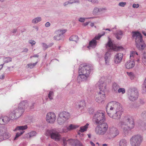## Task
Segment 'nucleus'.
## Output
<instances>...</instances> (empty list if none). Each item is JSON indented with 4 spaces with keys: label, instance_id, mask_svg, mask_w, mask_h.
<instances>
[{
    "label": "nucleus",
    "instance_id": "nucleus-1",
    "mask_svg": "<svg viewBox=\"0 0 146 146\" xmlns=\"http://www.w3.org/2000/svg\"><path fill=\"white\" fill-rule=\"evenodd\" d=\"M106 110L110 117L117 120L120 118L123 111L121 105L116 101L108 103L106 106Z\"/></svg>",
    "mask_w": 146,
    "mask_h": 146
},
{
    "label": "nucleus",
    "instance_id": "nucleus-2",
    "mask_svg": "<svg viewBox=\"0 0 146 146\" xmlns=\"http://www.w3.org/2000/svg\"><path fill=\"white\" fill-rule=\"evenodd\" d=\"M28 105V102L27 101L21 102L19 104L18 108L14 109L11 112L9 115V117L7 116L3 117L5 124L9 122L10 119L14 120L19 118Z\"/></svg>",
    "mask_w": 146,
    "mask_h": 146
},
{
    "label": "nucleus",
    "instance_id": "nucleus-3",
    "mask_svg": "<svg viewBox=\"0 0 146 146\" xmlns=\"http://www.w3.org/2000/svg\"><path fill=\"white\" fill-rule=\"evenodd\" d=\"M92 70V67L90 64L84 63L81 64L79 67V75L77 78L78 82L87 80Z\"/></svg>",
    "mask_w": 146,
    "mask_h": 146
},
{
    "label": "nucleus",
    "instance_id": "nucleus-4",
    "mask_svg": "<svg viewBox=\"0 0 146 146\" xmlns=\"http://www.w3.org/2000/svg\"><path fill=\"white\" fill-rule=\"evenodd\" d=\"M135 124L133 119L128 116L125 117L121 120L118 124V126L123 129V133L125 136L128 135L134 127Z\"/></svg>",
    "mask_w": 146,
    "mask_h": 146
},
{
    "label": "nucleus",
    "instance_id": "nucleus-5",
    "mask_svg": "<svg viewBox=\"0 0 146 146\" xmlns=\"http://www.w3.org/2000/svg\"><path fill=\"white\" fill-rule=\"evenodd\" d=\"M96 86H98L100 90L97 95L95 96V100L98 103H103L106 98V95L104 91L106 89V84L103 82H99L96 84Z\"/></svg>",
    "mask_w": 146,
    "mask_h": 146
},
{
    "label": "nucleus",
    "instance_id": "nucleus-6",
    "mask_svg": "<svg viewBox=\"0 0 146 146\" xmlns=\"http://www.w3.org/2000/svg\"><path fill=\"white\" fill-rule=\"evenodd\" d=\"M132 37L135 39L137 48L139 50H142L145 48V44L143 40L141 34L139 32H133Z\"/></svg>",
    "mask_w": 146,
    "mask_h": 146
},
{
    "label": "nucleus",
    "instance_id": "nucleus-7",
    "mask_svg": "<svg viewBox=\"0 0 146 146\" xmlns=\"http://www.w3.org/2000/svg\"><path fill=\"white\" fill-rule=\"evenodd\" d=\"M105 112L103 111H97L93 116V121L97 124L105 123Z\"/></svg>",
    "mask_w": 146,
    "mask_h": 146
},
{
    "label": "nucleus",
    "instance_id": "nucleus-8",
    "mask_svg": "<svg viewBox=\"0 0 146 146\" xmlns=\"http://www.w3.org/2000/svg\"><path fill=\"white\" fill-rule=\"evenodd\" d=\"M45 134L56 141H60L62 140L61 135L55 129H47Z\"/></svg>",
    "mask_w": 146,
    "mask_h": 146
},
{
    "label": "nucleus",
    "instance_id": "nucleus-9",
    "mask_svg": "<svg viewBox=\"0 0 146 146\" xmlns=\"http://www.w3.org/2000/svg\"><path fill=\"white\" fill-rule=\"evenodd\" d=\"M70 116L69 113L66 111L60 112L57 119L58 123L60 125L63 124L69 119Z\"/></svg>",
    "mask_w": 146,
    "mask_h": 146
},
{
    "label": "nucleus",
    "instance_id": "nucleus-10",
    "mask_svg": "<svg viewBox=\"0 0 146 146\" xmlns=\"http://www.w3.org/2000/svg\"><path fill=\"white\" fill-rule=\"evenodd\" d=\"M143 140V136L137 134L132 136L130 139V142L132 146H139Z\"/></svg>",
    "mask_w": 146,
    "mask_h": 146
},
{
    "label": "nucleus",
    "instance_id": "nucleus-11",
    "mask_svg": "<svg viewBox=\"0 0 146 146\" xmlns=\"http://www.w3.org/2000/svg\"><path fill=\"white\" fill-rule=\"evenodd\" d=\"M108 128V125L106 123L99 124L95 128V132L98 135H104L106 133Z\"/></svg>",
    "mask_w": 146,
    "mask_h": 146
},
{
    "label": "nucleus",
    "instance_id": "nucleus-12",
    "mask_svg": "<svg viewBox=\"0 0 146 146\" xmlns=\"http://www.w3.org/2000/svg\"><path fill=\"white\" fill-rule=\"evenodd\" d=\"M119 134V131L115 127L112 126L109 128L107 132V137L110 139L115 138Z\"/></svg>",
    "mask_w": 146,
    "mask_h": 146
},
{
    "label": "nucleus",
    "instance_id": "nucleus-13",
    "mask_svg": "<svg viewBox=\"0 0 146 146\" xmlns=\"http://www.w3.org/2000/svg\"><path fill=\"white\" fill-rule=\"evenodd\" d=\"M128 96L129 100L131 101H134L137 100L138 97V90L135 88L129 90Z\"/></svg>",
    "mask_w": 146,
    "mask_h": 146
},
{
    "label": "nucleus",
    "instance_id": "nucleus-14",
    "mask_svg": "<svg viewBox=\"0 0 146 146\" xmlns=\"http://www.w3.org/2000/svg\"><path fill=\"white\" fill-rule=\"evenodd\" d=\"M106 48L110 51H118L123 50V48L122 46H116L114 45L111 40H109L106 45Z\"/></svg>",
    "mask_w": 146,
    "mask_h": 146
},
{
    "label": "nucleus",
    "instance_id": "nucleus-15",
    "mask_svg": "<svg viewBox=\"0 0 146 146\" xmlns=\"http://www.w3.org/2000/svg\"><path fill=\"white\" fill-rule=\"evenodd\" d=\"M56 117L54 113L52 112L48 113L46 116L47 122L49 123H53L56 119Z\"/></svg>",
    "mask_w": 146,
    "mask_h": 146
},
{
    "label": "nucleus",
    "instance_id": "nucleus-16",
    "mask_svg": "<svg viewBox=\"0 0 146 146\" xmlns=\"http://www.w3.org/2000/svg\"><path fill=\"white\" fill-rule=\"evenodd\" d=\"M123 56V55L122 53H117L114 56V60L115 63L118 64L120 63L122 61Z\"/></svg>",
    "mask_w": 146,
    "mask_h": 146
},
{
    "label": "nucleus",
    "instance_id": "nucleus-17",
    "mask_svg": "<svg viewBox=\"0 0 146 146\" xmlns=\"http://www.w3.org/2000/svg\"><path fill=\"white\" fill-rule=\"evenodd\" d=\"M79 127V125L71 124L68 127H64L61 132L62 133H66L69 130L76 129L78 128Z\"/></svg>",
    "mask_w": 146,
    "mask_h": 146
},
{
    "label": "nucleus",
    "instance_id": "nucleus-18",
    "mask_svg": "<svg viewBox=\"0 0 146 146\" xmlns=\"http://www.w3.org/2000/svg\"><path fill=\"white\" fill-rule=\"evenodd\" d=\"M66 32V30H58L56 31L55 32V33L56 35L54 36V39L56 40H60V38H57V37L60 36L64 34Z\"/></svg>",
    "mask_w": 146,
    "mask_h": 146
},
{
    "label": "nucleus",
    "instance_id": "nucleus-19",
    "mask_svg": "<svg viewBox=\"0 0 146 146\" xmlns=\"http://www.w3.org/2000/svg\"><path fill=\"white\" fill-rule=\"evenodd\" d=\"M68 141L70 144L74 146H83L82 143L77 140L70 139Z\"/></svg>",
    "mask_w": 146,
    "mask_h": 146
},
{
    "label": "nucleus",
    "instance_id": "nucleus-20",
    "mask_svg": "<svg viewBox=\"0 0 146 146\" xmlns=\"http://www.w3.org/2000/svg\"><path fill=\"white\" fill-rule=\"evenodd\" d=\"M11 136V134L8 132H6L3 133L1 132V134L0 135V141L9 138Z\"/></svg>",
    "mask_w": 146,
    "mask_h": 146
},
{
    "label": "nucleus",
    "instance_id": "nucleus-21",
    "mask_svg": "<svg viewBox=\"0 0 146 146\" xmlns=\"http://www.w3.org/2000/svg\"><path fill=\"white\" fill-rule=\"evenodd\" d=\"M135 65V62L134 61L129 60L125 64V66L126 68L129 69L133 67Z\"/></svg>",
    "mask_w": 146,
    "mask_h": 146
},
{
    "label": "nucleus",
    "instance_id": "nucleus-22",
    "mask_svg": "<svg viewBox=\"0 0 146 146\" xmlns=\"http://www.w3.org/2000/svg\"><path fill=\"white\" fill-rule=\"evenodd\" d=\"M106 9L105 8H98L97 7H95L92 11V13L94 15H96L99 12L102 11L103 10H105Z\"/></svg>",
    "mask_w": 146,
    "mask_h": 146
},
{
    "label": "nucleus",
    "instance_id": "nucleus-23",
    "mask_svg": "<svg viewBox=\"0 0 146 146\" xmlns=\"http://www.w3.org/2000/svg\"><path fill=\"white\" fill-rule=\"evenodd\" d=\"M27 125L18 126L13 130L15 131L17 130H22V131H24V130L27 128Z\"/></svg>",
    "mask_w": 146,
    "mask_h": 146
},
{
    "label": "nucleus",
    "instance_id": "nucleus-24",
    "mask_svg": "<svg viewBox=\"0 0 146 146\" xmlns=\"http://www.w3.org/2000/svg\"><path fill=\"white\" fill-rule=\"evenodd\" d=\"M115 35L117 39L118 40H120L122 37L123 33L121 30H118L116 31Z\"/></svg>",
    "mask_w": 146,
    "mask_h": 146
},
{
    "label": "nucleus",
    "instance_id": "nucleus-25",
    "mask_svg": "<svg viewBox=\"0 0 146 146\" xmlns=\"http://www.w3.org/2000/svg\"><path fill=\"white\" fill-rule=\"evenodd\" d=\"M97 42L95 39H93L89 42V47L94 48L96 47L97 45Z\"/></svg>",
    "mask_w": 146,
    "mask_h": 146
},
{
    "label": "nucleus",
    "instance_id": "nucleus-26",
    "mask_svg": "<svg viewBox=\"0 0 146 146\" xmlns=\"http://www.w3.org/2000/svg\"><path fill=\"white\" fill-rule=\"evenodd\" d=\"M119 88V85L117 83L114 82L113 84L112 85V91L117 92Z\"/></svg>",
    "mask_w": 146,
    "mask_h": 146
},
{
    "label": "nucleus",
    "instance_id": "nucleus-27",
    "mask_svg": "<svg viewBox=\"0 0 146 146\" xmlns=\"http://www.w3.org/2000/svg\"><path fill=\"white\" fill-rule=\"evenodd\" d=\"M127 141L125 139H121L119 143V146H127Z\"/></svg>",
    "mask_w": 146,
    "mask_h": 146
},
{
    "label": "nucleus",
    "instance_id": "nucleus-28",
    "mask_svg": "<svg viewBox=\"0 0 146 146\" xmlns=\"http://www.w3.org/2000/svg\"><path fill=\"white\" fill-rule=\"evenodd\" d=\"M110 52L109 51L107 52L105 54V63L106 64H107L108 62V60L110 57Z\"/></svg>",
    "mask_w": 146,
    "mask_h": 146
},
{
    "label": "nucleus",
    "instance_id": "nucleus-29",
    "mask_svg": "<svg viewBox=\"0 0 146 146\" xmlns=\"http://www.w3.org/2000/svg\"><path fill=\"white\" fill-rule=\"evenodd\" d=\"M42 46L43 49L44 50H46L48 48L54 44L53 43H51L49 44L48 45H47L44 43H42Z\"/></svg>",
    "mask_w": 146,
    "mask_h": 146
},
{
    "label": "nucleus",
    "instance_id": "nucleus-30",
    "mask_svg": "<svg viewBox=\"0 0 146 146\" xmlns=\"http://www.w3.org/2000/svg\"><path fill=\"white\" fill-rule=\"evenodd\" d=\"M88 125L89 124L87 123L85 126L80 127V129L79 130V131L83 132L86 131Z\"/></svg>",
    "mask_w": 146,
    "mask_h": 146
},
{
    "label": "nucleus",
    "instance_id": "nucleus-31",
    "mask_svg": "<svg viewBox=\"0 0 146 146\" xmlns=\"http://www.w3.org/2000/svg\"><path fill=\"white\" fill-rule=\"evenodd\" d=\"M142 91L143 93H146V78L145 79L144 82L142 85Z\"/></svg>",
    "mask_w": 146,
    "mask_h": 146
},
{
    "label": "nucleus",
    "instance_id": "nucleus-32",
    "mask_svg": "<svg viewBox=\"0 0 146 146\" xmlns=\"http://www.w3.org/2000/svg\"><path fill=\"white\" fill-rule=\"evenodd\" d=\"M69 40L70 41L76 42L78 40V37L77 36L72 35L70 37Z\"/></svg>",
    "mask_w": 146,
    "mask_h": 146
},
{
    "label": "nucleus",
    "instance_id": "nucleus-33",
    "mask_svg": "<svg viewBox=\"0 0 146 146\" xmlns=\"http://www.w3.org/2000/svg\"><path fill=\"white\" fill-rule=\"evenodd\" d=\"M78 108H82L85 106V103L84 100L81 101L78 104Z\"/></svg>",
    "mask_w": 146,
    "mask_h": 146
},
{
    "label": "nucleus",
    "instance_id": "nucleus-34",
    "mask_svg": "<svg viewBox=\"0 0 146 146\" xmlns=\"http://www.w3.org/2000/svg\"><path fill=\"white\" fill-rule=\"evenodd\" d=\"M3 60L5 63H7L12 61V58L9 57L4 58Z\"/></svg>",
    "mask_w": 146,
    "mask_h": 146
},
{
    "label": "nucleus",
    "instance_id": "nucleus-35",
    "mask_svg": "<svg viewBox=\"0 0 146 146\" xmlns=\"http://www.w3.org/2000/svg\"><path fill=\"white\" fill-rule=\"evenodd\" d=\"M69 139H67V138H66L65 137H63L62 138V140L63 142V146H66L67 143L66 141H67L69 143V142L68 141Z\"/></svg>",
    "mask_w": 146,
    "mask_h": 146
},
{
    "label": "nucleus",
    "instance_id": "nucleus-36",
    "mask_svg": "<svg viewBox=\"0 0 146 146\" xmlns=\"http://www.w3.org/2000/svg\"><path fill=\"white\" fill-rule=\"evenodd\" d=\"M105 34V32H103L102 34H98V35L96 36L95 38H93V39H95L96 40H99L101 37L102 36L104 35Z\"/></svg>",
    "mask_w": 146,
    "mask_h": 146
},
{
    "label": "nucleus",
    "instance_id": "nucleus-37",
    "mask_svg": "<svg viewBox=\"0 0 146 146\" xmlns=\"http://www.w3.org/2000/svg\"><path fill=\"white\" fill-rule=\"evenodd\" d=\"M54 92L51 91L49 92L48 94V97L50 100H52L53 99L54 96Z\"/></svg>",
    "mask_w": 146,
    "mask_h": 146
},
{
    "label": "nucleus",
    "instance_id": "nucleus-38",
    "mask_svg": "<svg viewBox=\"0 0 146 146\" xmlns=\"http://www.w3.org/2000/svg\"><path fill=\"white\" fill-rule=\"evenodd\" d=\"M140 128L143 131L146 130V123H142L140 127Z\"/></svg>",
    "mask_w": 146,
    "mask_h": 146
},
{
    "label": "nucleus",
    "instance_id": "nucleus-39",
    "mask_svg": "<svg viewBox=\"0 0 146 146\" xmlns=\"http://www.w3.org/2000/svg\"><path fill=\"white\" fill-rule=\"evenodd\" d=\"M24 132L25 131H21L20 132H17L15 136L14 139V140L16 139L17 138H18L22 134H23Z\"/></svg>",
    "mask_w": 146,
    "mask_h": 146
},
{
    "label": "nucleus",
    "instance_id": "nucleus-40",
    "mask_svg": "<svg viewBox=\"0 0 146 146\" xmlns=\"http://www.w3.org/2000/svg\"><path fill=\"white\" fill-rule=\"evenodd\" d=\"M36 64V62L35 63H30L28 64L27 66H28V68H30L31 69L33 68Z\"/></svg>",
    "mask_w": 146,
    "mask_h": 146
},
{
    "label": "nucleus",
    "instance_id": "nucleus-41",
    "mask_svg": "<svg viewBox=\"0 0 146 146\" xmlns=\"http://www.w3.org/2000/svg\"><path fill=\"white\" fill-rule=\"evenodd\" d=\"M91 17H89V18H84V17H80L78 19V21L82 23H83L86 20V19H91Z\"/></svg>",
    "mask_w": 146,
    "mask_h": 146
},
{
    "label": "nucleus",
    "instance_id": "nucleus-42",
    "mask_svg": "<svg viewBox=\"0 0 146 146\" xmlns=\"http://www.w3.org/2000/svg\"><path fill=\"white\" fill-rule=\"evenodd\" d=\"M141 117L144 119H146V111H143L141 115Z\"/></svg>",
    "mask_w": 146,
    "mask_h": 146
},
{
    "label": "nucleus",
    "instance_id": "nucleus-43",
    "mask_svg": "<svg viewBox=\"0 0 146 146\" xmlns=\"http://www.w3.org/2000/svg\"><path fill=\"white\" fill-rule=\"evenodd\" d=\"M117 91L118 93H121L122 94H123L125 92V90L124 88H120L118 89Z\"/></svg>",
    "mask_w": 146,
    "mask_h": 146
},
{
    "label": "nucleus",
    "instance_id": "nucleus-44",
    "mask_svg": "<svg viewBox=\"0 0 146 146\" xmlns=\"http://www.w3.org/2000/svg\"><path fill=\"white\" fill-rule=\"evenodd\" d=\"M69 4H73L74 3H79L78 0H69L68 1Z\"/></svg>",
    "mask_w": 146,
    "mask_h": 146
},
{
    "label": "nucleus",
    "instance_id": "nucleus-45",
    "mask_svg": "<svg viewBox=\"0 0 146 146\" xmlns=\"http://www.w3.org/2000/svg\"><path fill=\"white\" fill-rule=\"evenodd\" d=\"M135 55H138V54L137 53V52H135L133 51L131 53L130 57V58L133 56H135Z\"/></svg>",
    "mask_w": 146,
    "mask_h": 146
},
{
    "label": "nucleus",
    "instance_id": "nucleus-46",
    "mask_svg": "<svg viewBox=\"0 0 146 146\" xmlns=\"http://www.w3.org/2000/svg\"><path fill=\"white\" fill-rule=\"evenodd\" d=\"M142 62L146 66V56H143L142 58Z\"/></svg>",
    "mask_w": 146,
    "mask_h": 146
},
{
    "label": "nucleus",
    "instance_id": "nucleus-47",
    "mask_svg": "<svg viewBox=\"0 0 146 146\" xmlns=\"http://www.w3.org/2000/svg\"><path fill=\"white\" fill-rule=\"evenodd\" d=\"M126 3L125 2H121L119 3L118 5L121 7H123L126 5Z\"/></svg>",
    "mask_w": 146,
    "mask_h": 146
},
{
    "label": "nucleus",
    "instance_id": "nucleus-48",
    "mask_svg": "<svg viewBox=\"0 0 146 146\" xmlns=\"http://www.w3.org/2000/svg\"><path fill=\"white\" fill-rule=\"evenodd\" d=\"M0 124L1 125L5 124V121L4 117L0 118Z\"/></svg>",
    "mask_w": 146,
    "mask_h": 146
},
{
    "label": "nucleus",
    "instance_id": "nucleus-49",
    "mask_svg": "<svg viewBox=\"0 0 146 146\" xmlns=\"http://www.w3.org/2000/svg\"><path fill=\"white\" fill-rule=\"evenodd\" d=\"M29 43L31 44L32 45L35 44L36 43L35 41L33 40H29Z\"/></svg>",
    "mask_w": 146,
    "mask_h": 146
},
{
    "label": "nucleus",
    "instance_id": "nucleus-50",
    "mask_svg": "<svg viewBox=\"0 0 146 146\" xmlns=\"http://www.w3.org/2000/svg\"><path fill=\"white\" fill-rule=\"evenodd\" d=\"M88 111L90 114H93L94 112V110L93 108H89L88 109Z\"/></svg>",
    "mask_w": 146,
    "mask_h": 146
},
{
    "label": "nucleus",
    "instance_id": "nucleus-51",
    "mask_svg": "<svg viewBox=\"0 0 146 146\" xmlns=\"http://www.w3.org/2000/svg\"><path fill=\"white\" fill-rule=\"evenodd\" d=\"M36 134V133L35 131H32L30 133V136L31 137L35 135Z\"/></svg>",
    "mask_w": 146,
    "mask_h": 146
},
{
    "label": "nucleus",
    "instance_id": "nucleus-52",
    "mask_svg": "<svg viewBox=\"0 0 146 146\" xmlns=\"http://www.w3.org/2000/svg\"><path fill=\"white\" fill-rule=\"evenodd\" d=\"M139 101L141 105H143L144 104V101L143 99H140Z\"/></svg>",
    "mask_w": 146,
    "mask_h": 146
},
{
    "label": "nucleus",
    "instance_id": "nucleus-53",
    "mask_svg": "<svg viewBox=\"0 0 146 146\" xmlns=\"http://www.w3.org/2000/svg\"><path fill=\"white\" fill-rule=\"evenodd\" d=\"M132 7L134 8H137L139 7V5L138 4H135L134 3L133 4Z\"/></svg>",
    "mask_w": 146,
    "mask_h": 146
},
{
    "label": "nucleus",
    "instance_id": "nucleus-54",
    "mask_svg": "<svg viewBox=\"0 0 146 146\" xmlns=\"http://www.w3.org/2000/svg\"><path fill=\"white\" fill-rule=\"evenodd\" d=\"M127 75L130 77H133L134 76L132 72H127Z\"/></svg>",
    "mask_w": 146,
    "mask_h": 146
},
{
    "label": "nucleus",
    "instance_id": "nucleus-55",
    "mask_svg": "<svg viewBox=\"0 0 146 146\" xmlns=\"http://www.w3.org/2000/svg\"><path fill=\"white\" fill-rule=\"evenodd\" d=\"M116 29V26H115V27L111 29V30L110 29H103L104 30H106V31L108 30V31H112L113 30V29Z\"/></svg>",
    "mask_w": 146,
    "mask_h": 146
},
{
    "label": "nucleus",
    "instance_id": "nucleus-56",
    "mask_svg": "<svg viewBox=\"0 0 146 146\" xmlns=\"http://www.w3.org/2000/svg\"><path fill=\"white\" fill-rule=\"evenodd\" d=\"M50 24L49 22H47L45 24V26L46 27H49L50 26Z\"/></svg>",
    "mask_w": 146,
    "mask_h": 146
},
{
    "label": "nucleus",
    "instance_id": "nucleus-57",
    "mask_svg": "<svg viewBox=\"0 0 146 146\" xmlns=\"http://www.w3.org/2000/svg\"><path fill=\"white\" fill-rule=\"evenodd\" d=\"M69 4V1H68L64 3L63 4V5L64 6H66V5Z\"/></svg>",
    "mask_w": 146,
    "mask_h": 146
},
{
    "label": "nucleus",
    "instance_id": "nucleus-58",
    "mask_svg": "<svg viewBox=\"0 0 146 146\" xmlns=\"http://www.w3.org/2000/svg\"><path fill=\"white\" fill-rule=\"evenodd\" d=\"M41 20V18L40 17H37V22L40 21Z\"/></svg>",
    "mask_w": 146,
    "mask_h": 146
},
{
    "label": "nucleus",
    "instance_id": "nucleus-59",
    "mask_svg": "<svg viewBox=\"0 0 146 146\" xmlns=\"http://www.w3.org/2000/svg\"><path fill=\"white\" fill-rule=\"evenodd\" d=\"M36 18H35L33 20L32 22L33 23H36Z\"/></svg>",
    "mask_w": 146,
    "mask_h": 146
},
{
    "label": "nucleus",
    "instance_id": "nucleus-60",
    "mask_svg": "<svg viewBox=\"0 0 146 146\" xmlns=\"http://www.w3.org/2000/svg\"><path fill=\"white\" fill-rule=\"evenodd\" d=\"M4 77H5L4 75V74H2L0 76V78L1 79H3L4 78Z\"/></svg>",
    "mask_w": 146,
    "mask_h": 146
},
{
    "label": "nucleus",
    "instance_id": "nucleus-61",
    "mask_svg": "<svg viewBox=\"0 0 146 146\" xmlns=\"http://www.w3.org/2000/svg\"><path fill=\"white\" fill-rule=\"evenodd\" d=\"M89 23V22H86L83 24V25L84 26H86Z\"/></svg>",
    "mask_w": 146,
    "mask_h": 146
},
{
    "label": "nucleus",
    "instance_id": "nucleus-62",
    "mask_svg": "<svg viewBox=\"0 0 146 146\" xmlns=\"http://www.w3.org/2000/svg\"><path fill=\"white\" fill-rule=\"evenodd\" d=\"M90 143L91 145L92 146H95V144L92 141H90Z\"/></svg>",
    "mask_w": 146,
    "mask_h": 146
},
{
    "label": "nucleus",
    "instance_id": "nucleus-63",
    "mask_svg": "<svg viewBox=\"0 0 146 146\" xmlns=\"http://www.w3.org/2000/svg\"><path fill=\"white\" fill-rule=\"evenodd\" d=\"M17 31V30L16 29H13L12 32L13 33H15Z\"/></svg>",
    "mask_w": 146,
    "mask_h": 146
},
{
    "label": "nucleus",
    "instance_id": "nucleus-64",
    "mask_svg": "<svg viewBox=\"0 0 146 146\" xmlns=\"http://www.w3.org/2000/svg\"><path fill=\"white\" fill-rule=\"evenodd\" d=\"M142 33L145 36H146V32L144 31H142Z\"/></svg>",
    "mask_w": 146,
    "mask_h": 146
}]
</instances>
